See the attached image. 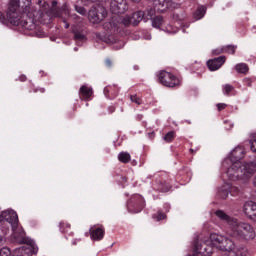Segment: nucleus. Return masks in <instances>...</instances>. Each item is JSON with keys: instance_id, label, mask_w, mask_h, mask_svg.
I'll return each instance as SVG.
<instances>
[{"instance_id": "obj_6", "label": "nucleus", "mask_w": 256, "mask_h": 256, "mask_svg": "<svg viewBox=\"0 0 256 256\" xmlns=\"http://www.w3.org/2000/svg\"><path fill=\"white\" fill-rule=\"evenodd\" d=\"M105 17H107V9L102 5H95L88 12V19L94 25H99Z\"/></svg>"}, {"instance_id": "obj_17", "label": "nucleus", "mask_w": 256, "mask_h": 256, "mask_svg": "<svg viewBox=\"0 0 256 256\" xmlns=\"http://www.w3.org/2000/svg\"><path fill=\"white\" fill-rule=\"evenodd\" d=\"M131 18H132V25H134V27H137L139 23H141L142 21H145V13L143 11L134 12Z\"/></svg>"}, {"instance_id": "obj_2", "label": "nucleus", "mask_w": 256, "mask_h": 256, "mask_svg": "<svg viewBox=\"0 0 256 256\" xmlns=\"http://www.w3.org/2000/svg\"><path fill=\"white\" fill-rule=\"evenodd\" d=\"M244 153L243 148L237 147L235 148L231 154V161H235L227 170L226 175L230 181H249L255 175L256 171V163H241V159H243Z\"/></svg>"}, {"instance_id": "obj_37", "label": "nucleus", "mask_w": 256, "mask_h": 256, "mask_svg": "<svg viewBox=\"0 0 256 256\" xmlns=\"http://www.w3.org/2000/svg\"><path fill=\"white\" fill-rule=\"evenodd\" d=\"M229 193H231V195H239L241 190L238 187L233 186L230 188Z\"/></svg>"}, {"instance_id": "obj_46", "label": "nucleus", "mask_w": 256, "mask_h": 256, "mask_svg": "<svg viewBox=\"0 0 256 256\" xmlns=\"http://www.w3.org/2000/svg\"><path fill=\"white\" fill-rule=\"evenodd\" d=\"M108 111H109L110 113H115V106H110V107L108 108Z\"/></svg>"}, {"instance_id": "obj_11", "label": "nucleus", "mask_w": 256, "mask_h": 256, "mask_svg": "<svg viewBox=\"0 0 256 256\" xmlns=\"http://www.w3.org/2000/svg\"><path fill=\"white\" fill-rule=\"evenodd\" d=\"M227 58L225 56H220L211 60L207 61V66L210 71H217L218 69H221L223 65L225 64V61Z\"/></svg>"}, {"instance_id": "obj_31", "label": "nucleus", "mask_w": 256, "mask_h": 256, "mask_svg": "<svg viewBox=\"0 0 256 256\" xmlns=\"http://www.w3.org/2000/svg\"><path fill=\"white\" fill-rule=\"evenodd\" d=\"M122 23L125 27H129V25L133 24V19L129 16H126L122 19Z\"/></svg>"}, {"instance_id": "obj_9", "label": "nucleus", "mask_w": 256, "mask_h": 256, "mask_svg": "<svg viewBox=\"0 0 256 256\" xmlns=\"http://www.w3.org/2000/svg\"><path fill=\"white\" fill-rule=\"evenodd\" d=\"M110 9L114 15H121L127 11V1L125 0H111Z\"/></svg>"}, {"instance_id": "obj_15", "label": "nucleus", "mask_w": 256, "mask_h": 256, "mask_svg": "<svg viewBox=\"0 0 256 256\" xmlns=\"http://www.w3.org/2000/svg\"><path fill=\"white\" fill-rule=\"evenodd\" d=\"M243 212L245 215L250 217V219H253V217H256V204L255 202H246L243 207Z\"/></svg>"}, {"instance_id": "obj_12", "label": "nucleus", "mask_w": 256, "mask_h": 256, "mask_svg": "<svg viewBox=\"0 0 256 256\" xmlns=\"http://www.w3.org/2000/svg\"><path fill=\"white\" fill-rule=\"evenodd\" d=\"M90 237L93 241H101L105 237V228L103 225L92 227L90 229Z\"/></svg>"}, {"instance_id": "obj_33", "label": "nucleus", "mask_w": 256, "mask_h": 256, "mask_svg": "<svg viewBox=\"0 0 256 256\" xmlns=\"http://www.w3.org/2000/svg\"><path fill=\"white\" fill-rule=\"evenodd\" d=\"M130 100L132 101V103H136V105H141V103H143L141 98L137 97V95H131Z\"/></svg>"}, {"instance_id": "obj_5", "label": "nucleus", "mask_w": 256, "mask_h": 256, "mask_svg": "<svg viewBox=\"0 0 256 256\" xmlns=\"http://www.w3.org/2000/svg\"><path fill=\"white\" fill-rule=\"evenodd\" d=\"M210 241H212V243H217V249H220V251H228V253H231V251L235 249V242L227 237L211 234Z\"/></svg>"}, {"instance_id": "obj_36", "label": "nucleus", "mask_w": 256, "mask_h": 256, "mask_svg": "<svg viewBox=\"0 0 256 256\" xmlns=\"http://www.w3.org/2000/svg\"><path fill=\"white\" fill-rule=\"evenodd\" d=\"M15 256H28L27 252L23 248H19L14 253Z\"/></svg>"}, {"instance_id": "obj_30", "label": "nucleus", "mask_w": 256, "mask_h": 256, "mask_svg": "<svg viewBox=\"0 0 256 256\" xmlns=\"http://www.w3.org/2000/svg\"><path fill=\"white\" fill-rule=\"evenodd\" d=\"M171 18L173 19V21H183V19H185V16H183V14L174 12L172 13Z\"/></svg>"}, {"instance_id": "obj_53", "label": "nucleus", "mask_w": 256, "mask_h": 256, "mask_svg": "<svg viewBox=\"0 0 256 256\" xmlns=\"http://www.w3.org/2000/svg\"><path fill=\"white\" fill-rule=\"evenodd\" d=\"M74 17H78L77 15H74Z\"/></svg>"}, {"instance_id": "obj_3", "label": "nucleus", "mask_w": 256, "mask_h": 256, "mask_svg": "<svg viewBox=\"0 0 256 256\" xmlns=\"http://www.w3.org/2000/svg\"><path fill=\"white\" fill-rule=\"evenodd\" d=\"M5 223H9L12 228L14 239H16L17 243H27V239H25V231L19 230V216L17 212L14 210H5L0 214V225H5Z\"/></svg>"}, {"instance_id": "obj_35", "label": "nucleus", "mask_w": 256, "mask_h": 256, "mask_svg": "<svg viewBox=\"0 0 256 256\" xmlns=\"http://www.w3.org/2000/svg\"><path fill=\"white\" fill-rule=\"evenodd\" d=\"M233 86L231 84H226L224 86V94L229 95L233 91Z\"/></svg>"}, {"instance_id": "obj_14", "label": "nucleus", "mask_w": 256, "mask_h": 256, "mask_svg": "<svg viewBox=\"0 0 256 256\" xmlns=\"http://www.w3.org/2000/svg\"><path fill=\"white\" fill-rule=\"evenodd\" d=\"M167 9H175V3L172 0H158V13H163Z\"/></svg>"}, {"instance_id": "obj_41", "label": "nucleus", "mask_w": 256, "mask_h": 256, "mask_svg": "<svg viewBox=\"0 0 256 256\" xmlns=\"http://www.w3.org/2000/svg\"><path fill=\"white\" fill-rule=\"evenodd\" d=\"M34 93H45V88H33Z\"/></svg>"}, {"instance_id": "obj_42", "label": "nucleus", "mask_w": 256, "mask_h": 256, "mask_svg": "<svg viewBox=\"0 0 256 256\" xmlns=\"http://www.w3.org/2000/svg\"><path fill=\"white\" fill-rule=\"evenodd\" d=\"M60 21H62L63 23H65V29H69L70 25L69 23H67V20L63 17L60 16Z\"/></svg>"}, {"instance_id": "obj_7", "label": "nucleus", "mask_w": 256, "mask_h": 256, "mask_svg": "<svg viewBox=\"0 0 256 256\" xmlns=\"http://www.w3.org/2000/svg\"><path fill=\"white\" fill-rule=\"evenodd\" d=\"M158 79L164 87H179L181 85V80L175 75L167 71H161L159 73Z\"/></svg>"}, {"instance_id": "obj_13", "label": "nucleus", "mask_w": 256, "mask_h": 256, "mask_svg": "<svg viewBox=\"0 0 256 256\" xmlns=\"http://www.w3.org/2000/svg\"><path fill=\"white\" fill-rule=\"evenodd\" d=\"M51 13L54 17H61V15H69V10L67 9V4H64L62 8L57 7V1H52Z\"/></svg>"}, {"instance_id": "obj_34", "label": "nucleus", "mask_w": 256, "mask_h": 256, "mask_svg": "<svg viewBox=\"0 0 256 256\" xmlns=\"http://www.w3.org/2000/svg\"><path fill=\"white\" fill-rule=\"evenodd\" d=\"M0 256H11V250L7 247L0 249Z\"/></svg>"}, {"instance_id": "obj_4", "label": "nucleus", "mask_w": 256, "mask_h": 256, "mask_svg": "<svg viewBox=\"0 0 256 256\" xmlns=\"http://www.w3.org/2000/svg\"><path fill=\"white\" fill-rule=\"evenodd\" d=\"M216 217H219L221 221H225L228 225H231V237H235L236 239H243L245 238L246 233L249 231H253L251 225L237 223V219L232 218L231 216L227 215L223 210H217L215 212Z\"/></svg>"}, {"instance_id": "obj_51", "label": "nucleus", "mask_w": 256, "mask_h": 256, "mask_svg": "<svg viewBox=\"0 0 256 256\" xmlns=\"http://www.w3.org/2000/svg\"><path fill=\"white\" fill-rule=\"evenodd\" d=\"M133 3H139L141 0H131Z\"/></svg>"}, {"instance_id": "obj_43", "label": "nucleus", "mask_w": 256, "mask_h": 256, "mask_svg": "<svg viewBox=\"0 0 256 256\" xmlns=\"http://www.w3.org/2000/svg\"><path fill=\"white\" fill-rule=\"evenodd\" d=\"M105 63L107 67H111L113 65V62L111 61V59H106Z\"/></svg>"}, {"instance_id": "obj_52", "label": "nucleus", "mask_w": 256, "mask_h": 256, "mask_svg": "<svg viewBox=\"0 0 256 256\" xmlns=\"http://www.w3.org/2000/svg\"><path fill=\"white\" fill-rule=\"evenodd\" d=\"M229 256H235L234 252H230Z\"/></svg>"}, {"instance_id": "obj_19", "label": "nucleus", "mask_w": 256, "mask_h": 256, "mask_svg": "<svg viewBox=\"0 0 256 256\" xmlns=\"http://www.w3.org/2000/svg\"><path fill=\"white\" fill-rule=\"evenodd\" d=\"M157 189L161 193H167L168 191L171 190V184L167 183L166 181H158Z\"/></svg>"}, {"instance_id": "obj_50", "label": "nucleus", "mask_w": 256, "mask_h": 256, "mask_svg": "<svg viewBox=\"0 0 256 256\" xmlns=\"http://www.w3.org/2000/svg\"><path fill=\"white\" fill-rule=\"evenodd\" d=\"M246 81H247L248 87H251V80L247 79Z\"/></svg>"}, {"instance_id": "obj_25", "label": "nucleus", "mask_w": 256, "mask_h": 256, "mask_svg": "<svg viewBox=\"0 0 256 256\" xmlns=\"http://www.w3.org/2000/svg\"><path fill=\"white\" fill-rule=\"evenodd\" d=\"M152 218L155 219V221H163L167 219V214L159 210L156 214H153Z\"/></svg>"}, {"instance_id": "obj_1", "label": "nucleus", "mask_w": 256, "mask_h": 256, "mask_svg": "<svg viewBox=\"0 0 256 256\" xmlns=\"http://www.w3.org/2000/svg\"><path fill=\"white\" fill-rule=\"evenodd\" d=\"M0 23L3 25H20L23 29L33 31L35 20L31 14V0H10L5 14L0 12Z\"/></svg>"}, {"instance_id": "obj_28", "label": "nucleus", "mask_w": 256, "mask_h": 256, "mask_svg": "<svg viewBox=\"0 0 256 256\" xmlns=\"http://www.w3.org/2000/svg\"><path fill=\"white\" fill-rule=\"evenodd\" d=\"M164 141L166 143H171L173 142V140L175 139V131H169L168 133H166V135L163 137Z\"/></svg>"}, {"instance_id": "obj_16", "label": "nucleus", "mask_w": 256, "mask_h": 256, "mask_svg": "<svg viewBox=\"0 0 256 256\" xmlns=\"http://www.w3.org/2000/svg\"><path fill=\"white\" fill-rule=\"evenodd\" d=\"M79 94L83 97L84 101H89L93 95V89L89 88L87 85L81 86Z\"/></svg>"}, {"instance_id": "obj_24", "label": "nucleus", "mask_w": 256, "mask_h": 256, "mask_svg": "<svg viewBox=\"0 0 256 256\" xmlns=\"http://www.w3.org/2000/svg\"><path fill=\"white\" fill-rule=\"evenodd\" d=\"M229 193V189L224 186L218 190V197L220 199H227V197H229Z\"/></svg>"}, {"instance_id": "obj_49", "label": "nucleus", "mask_w": 256, "mask_h": 256, "mask_svg": "<svg viewBox=\"0 0 256 256\" xmlns=\"http://www.w3.org/2000/svg\"><path fill=\"white\" fill-rule=\"evenodd\" d=\"M3 243H4L3 237L0 236V247L3 245Z\"/></svg>"}, {"instance_id": "obj_27", "label": "nucleus", "mask_w": 256, "mask_h": 256, "mask_svg": "<svg viewBox=\"0 0 256 256\" xmlns=\"http://www.w3.org/2000/svg\"><path fill=\"white\" fill-rule=\"evenodd\" d=\"M111 91H113V86L104 88V95L108 97V99H115V97H117V93L115 92L114 95L111 96Z\"/></svg>"}, {"instance_id": "obj_48", "label": "nucleus", "mask_w": 256, "mask_h": 256, "mask_svg": "<svg viewBox=\"0 0 256 256\" xmlns=\"http://www.w3.org/2000/svg\"><path fill=\"white\" fill-rule=\"evenodd\" d=\"M197 151H199V148H197L196 150L193 148H190V153H197Z\"/></svg>"}, {"instance_id": "obj_39", "label": "nucleus", "mask_w": 256, "mask_h": 256, "mask_svg": "<svg viewBox=\"0 0 256 256\" xmlns=\"http://www.w3.org/2000/svg\"><path fill=\"white\" fill-rule=\"evenodd\" d=\"M216 107H217L218 111H223V109H227V104H225V103H218L216 105Z\"/></svg>"}, {"instance_id": "obj_23", "label": "nucleus", "mask_w": 256, "mask_h": 256, "mask_svg": "<svg viewBox=\"0 0 256 256\" xmlns=\"http://www.w3.org/2000/svg\"><path fill=\"white\" fill-rule=\"evenodd\" d=\"M235 69L237 73H242L243 75H246V73H249V66L245 63H240L235 66Z\"/></svg>"}, {"instance_id": "obj_10", "label": "nucleus", "mask_w": 256, "mask_h": 256, "mask_svg": "<svg viewBox=\"0 0 256 256\" xmlns=\"http://www.w3.org/2000/svg\"><path fill=\"white\" fill-rule=\"evenodd\" d=\"M72 33L74 35V41H87V27L83 25H73Z\"/></svg>"}, {"instance_id": "obj_40", "label": "nucleus", "mask_w": 256, "mask_h": 256, "mask_svg": "<svg viewBox=\"0 0 256 256\" xmlns=\"http://www.w3.org/2000/svg\"><path fill=\"white\" fill-rule=\"evenodd\" d=\"M222 53H225L224 47L213 50L214 55H221Z\"/></svg>"}, {"instance_id": "obj_26", "label": "nucleus", "mask_w": 256, "mask_h": 256, "mask_svg": "<svg viewBox=\"0 0 256 256\" xmlns=\"http://www.w3.org/2000/svg\"><path fill=\"white\" fill-rule=\"evenodd\" d=\"M235 51H237V46L235 45L224 46V53H227L228 55H235Z\"/></svg>"}, {"instance_id": "obj_47", "label": "nucleus", "mask_w": 256, "mask_h": 256, "mask_svg": "<svg viewBox=\"0 0 256 256\" xmlns=\"http://www.w3.org/2000/svg\"><path fill=\"white\" fill-rule=\"evenodd\" d=\"M87 1L88 3H97V1H101V0H84Z\"/></svg>"}, {"instance_id": "obj_38", "label": "nucleus", "mask_w": 256, "mask_h": 256, "mask_svg": "<svg viewBox=\"0 0 256 256\" xmlns=\"http://www.w3.org/2000/svg\"><path fill=\"white\" fill-rule=\"evenodd\" d=\"M250 149L253 153H256V139L250 140Z\"/></svg>"}, {"instance_id": "obj_20", "label": "nucleus", "mask_w": 256, "mask_h": 256, "mask_svg": "<svg viewBox=\"0 0 256 256\" xmlns=\"http://www.w3.org/2000/svg\"><path fill=\"white\" fill-rule=\"evenodd\" d=\"M205 13H207V7L205 6H199L197 10L194 12V17L199 20L203 19L205 17Z\"/></svg>"}, {"instance_id": "obj_18", "label": "nucleus", "mask_w": 256, "mask_h": 256, "mask_svg": "<svg viewBox=\"0 0 256 256\" xmlns=\"http://www.w3.org/2000/svg\"><path fill=\"white\" fill-rule=\"evenodd\" d=\"M144 21H152V19L157 14V10H155L154 6H148L144 11Z\"/></svg>"}, {"instance_id": "obj_22", "label": "nucleus", "mask_w": 256, "mask_h": 256, "mask_svg": "<svg viewBox=\"0 0 256 256\" xmlns=\"http://www.w3.org/2000/svg\"><path fill=\"white\" fill-rule=\"evenodd\" d=\"M118 160L120 161V163H129V161H131V154H129L128 152H120L118 154Z\"/></svg>"}, {"instance_id": "obj_45", "label": "nucleus", "mask_w": 256, "mask_h": 256, "mask_svg": "<svg viewBox=\"0 0 256 256\" xmlns=\"http://www.w3.org/2000/svg\"><path fill=\"white\" fill-rule=\"evenodd\" d=\"M115 93L117 96V90H115V87H113V90L110 92V97H113V95H115Z\"/></svg>"}, {"instance_id": "obj_8", "label": "nucleus", "mask_w": 256, "mask_h": 256, "mask_svg": "<svg viewBox=\"0 0 256 256\" xmlns=\"http://www.w3.org/2000/svg\"><path fill=\"white\" fill-rule=\"evenodd\" d=\"M144 207L145 201L143 200V197L139 194L132 196L127 203V209L129 213H141Z\"/></svg>"}, {"instance_id": "obj_44", "label": "nucleus", "mask_w": 256, "mask_h": 256, "mask_svg": "<svg viewBox=\"0 0 256 256\" xmlns=\"http://www.w3.org/2000/svg\"><path fill=\"white\" fill-rule=\"evenodd\" d=\"M19 80L20 81H27V76H25V75H21L20 77H19Z\"/></svg>"}, {"instance_id": "obj_21", "label": "nucleus", "mask_w": 256, "mask_h": 256, "mask_svg": "<svg viewBox=\"0 0 256 256\" xmlns=\"http://www.w3.org/2000/svg\"><path fill=\"white\" fill-rule=\"evenodd\" d=\"M163 23H165V20L163 19V16H161V15L154 16L152 18V26H154L156 29H159V27H161V25H163Z\"/></svg>"}, {"instance_id": "obj_32", "label": "nucleus", "mask_w": 256, "mask_h": 256, "mask_svg": "<svg viewBox=\"0 0 256 256\" xmlns=\"http://www.w3.org/2000/svg\"><path fill=\"white\" fill-rule=\"evenodd\" d=\"M67 229H71V224L61 222L60 223V231H62V233H65L67 231Z\"/></svg>"}, {"instance_id": "obj_29", "label": "nucleus", "mask_w": 256, "mask_h": 256, "mask_svg": "<svg viewBox=\"0 0 256 256\" xmlns=\"http://www.w3.org/2000/svg\"><path fill=\"white\" fill-rule=\"evenodd\" d=\"M74 9L80 15H87V9H85V7H83V6L75 5Z\"/></svg>"}]
</instances>
